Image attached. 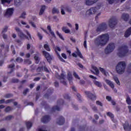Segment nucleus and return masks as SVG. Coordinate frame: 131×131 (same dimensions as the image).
Returning a JSON list of instances; mask_svg holds the SVG:
<instances>
[{"mask_svg":"<svg viewBox=\"0 0 131 131\" xmlns=\"http://www.w3.org/2000/svg\"><path fill=\"white\" fill-rule=\"evenodd\" d=\"M109 40V35L107 34H103L98 36L95 40L96 46H105Z\"/></svg>","mask_w":131,"mask_h":131,"instance_id":"obj_1","label":"nucleus"},{"mask_svg":"<svg viewBox=\"0 0 131 131\" xmlns=\"http://www.w3.org/2000/svg\"><path fill=\"white\" fill-rule=\"evenodd\" d=\"M124 69H125V62L124 61L119 62L116 66L117 72L119 74H122L124 72Z\"/></svg>","mask_w":131,"mask_h":131,"instance_id":"obj_2","label":"nucleus"},{"mask_svg":"<svg viewBox=\"0 0 131 131\" xmlns=\"http://www.w3.org/2000/svg\"><path fill=\"white\" fill-rule=\"evenodd\" d=\"M127 53H128L127 47H126L125 45H124L119 49L118 56L119 57L122 58V57H125V56H126V55H127Z\"/></svg>","mask_w":131,"mask_h":131,"instance_id":"obj_3","label":"nucleus"},{"mask_svg":"<svg viewBox=\"0 0 131 131\" xmlns=\"http://www.w3.org/2000/svg\"><path fill=\"white\" fill-rule=\"evenodd\" d=\"M115 49V44L114 43H110L109 45H107L106 48L105 49V53L106 54V55H108V54H110L111 53H112L114 49Z\"/></svg>","mask_w":131,"mask_h":131,"instance_id":"obj_4","label":"nucleus"},{"mask_svg":"<svg viewBox=\"0 0 131 131\" xmlns=\"http://www.w3.org/2000/svg\"><path fill=\"white\" fill-rule=\"evenodd\" d=\"M97 12V9L94 8H91L89 10H88L86 12H81V15L82 16H86L88 17V16H91V15H94L95 13Z\"/></svg>","mask_w":131,"mask_h":131,"instance_id":"obj_5","label":"nucleus"},{"mask_svg":"<svg viewBox=\"0 0 131 131\" xmlns=\"http://www.w3.org/2000/svg\"><path fill=\"white\" fill-rule=\"evenodd\" d=\"M54 51L57 55V57L59 59V60L61 61V62H65V60H64V59H63V58H62L61 57V56L60 55V52H61V48L58 46H56L54 48Z\"/></svg>","mask_w":131,"mask_h":131,"instance_id":"obj_6","label":"nucleus"},{"mask_svg":"<svg viewBox=\"0 0 131 131\" xmlns=\"http://www.w3.org/2000/svg\"><path fill=\"white\" fill-rule=\"evenodd\" d=\"M15 30H16V32H17L18 35L19 36V37H20V38L23 39V38H25V37H26L27 39H29V38H28V37H27L25 34H24V33H23V32H22V31H21L20 28H19L18 27H16Z\"/></svg>","mask_w":131,"mask_h":131,"instance_id":"obj_7","label":"nucleus"},{"mask_svg":"<svg viewBox=\"0 0 131 131\" xmlns=\"http://www.w3.org/2000/svg\"><path fill=\"white\" fill-rule=\"evenodd\" d=\"M43 55L45 56V58H46L47 61L48 62H51L52 60H53V56L50 55L49 53H48L46 51H42Z\"/></svg>","mask_w":131,"mask_h":131,"instance_id":"obj_8","label":"nucleus"},{"mask_svg":"<svg viewBox=\"0 0 131 131\" xmlns=\"http://www.w3.org/2000/svg\"><path fill=\"white\" fill-rule=\"evenodd\" d=\"M107 29V25L106 24H102L99 25L97 29V32H101V31H104Z\"/></svg>","mask_w":131,"mask_h":131,"instance_id":"obj_9","label":"nucleus"},{"mask_svg":"<svg viewBox=\"0 0 131 131\" xmlns=\"http://www.w3.org/2000/svg\"><path fill=\"white\" fill-rule=\"evenodd\" d=\"M85 94L86 95V96L88 97V98H89L90 100H92V101L96 100V95L93 94L89 91L85 92Z\"/></svg>","mask_w":131,"mask_h":131,"instance_id":"obj_10","label":"nucleus"},{"mask_svg":"<svg viewBox=\"0 0 131 131\" xmlns=\"http://www.w3.org/2000/svg\"><path fill=\"white\" fill-rule=\"evenodd\" d=\"M72 56L73 57H75V58H76L77 56L82 59L83 58V56H82V54H81V52L79 51L78 48H76V51L72 54Z\"/></svg>","mask_w":131,"mask_h":131,"instance_id":"obj_11","label":"nucleus"},{"mask_svg":"<svg viewBox=\"0 0 131 131\" xmlns=\"http://www.w3.org/2000/svg\"><path fill=\"white\" fill-rule=\"evenodd\" d=\"M14 10L13 8H9L7 10L5 14V17H6V18H9V17H11L13 15V12Z\"/></svg>","mask_w":131,"mask_h":131,"instance_id":"obj_12","label":"nucleus"},{"mask_svg":"<svg viewBox=\"0 0 131 131\" xmlns=\"http://www.w3.org/2000/svg\"><path fill=\"white\" fill-rule=\"evenodd\" d=\"M99 0H85V5L86 6H93L94 4H96Z\"/></svg>","mask_w":131,"mask_h":131,"instance_id":"obj_13","label":"nucleus"},{"mask_svg":"<svg viewBox=\"0 0 131 131\" xmlns=\"http://www.w3.org/2000/svg\"><path fill=\"white\" fill-rule=\"evenodd\" d=\"M117 22L115 19H110L108 21L109 26L111 28H114L115 25H116Z\"/></svg>","mask_w":131,"mask_h":131,"instance_id":"obj_14","label":"nucleus"},{"mask_svg":"<svg viewBox=\"0 0 131 131\" xmlns=\"http://www.w3.org/2000/svg\"><path fill=\"white\" fill-rule=\"evenodd\" d=\"M104 81H105L106 83L111 88V89H113L114 88H115V85H114V83H113V82L108 79H105Z\"/></svg>","mask_w":131,"mask_h":131,"instance_id":"obj_15","label":"nucleus"},{"mask_svg":"<svg viewBox=\"0 0 131 131\" xmlns=\"http://www.w3.org/2000/svg\"><path fill=\"white\" fill-rule=\"evenodd\" d=\"M124 129L125 130H130L131 129V125H129L128 122H126L124 125Z\"/></svg>","mask_w":131,"mask_h":131,"instance_id":"obj_16","label":"nucleus"},{"mask_svg":"<svg viewBox=\"0 0 131 131\" xmlns=\"http://www.w3.org/2000/svg\"><path fill=\"white\" fill-rule=\"evenodd\" d=\"M50 120H51V118L49 116H45L41 119V121L43 123H47V122H48Z\"/></svg>","mask_w":131,"mask_h":131,"instance_id":"obj_17","label":"nucleus"},{"mask_svg":"<svg viewBox=\"0 0 131 131\" xmlns=\"http://www.w3.org/2000/svg\"><path fill=\"white\" fill-rule=\"evenodd\" d=\"M57 77H58V79L60 80V81L62 82V83H63V84H66V81H64V79H65V75L64 74H61V76H59Z\"/></svg>","mask_w":131,"mask_h":131,"instance_id":"obj_18","label":"nucleus"},{"mask_svg":"<svg viewBox=\"0 0 131 131\" xmlns=\"http://www.w3.org/2000/svg\"><path fill=\"white\" fill-rule=\"evenodd\" d=\"M46 6L42 5L41 6L40 11L39 12V16H41L42 15H43V13H45V11H46Z\"/></svg>","mask_w":131,"mask_h":131,"instance_id":"obj_19","label":"nucleus"},{"mask_svg":"<svg viewBox=\"0 0 131 131\" xmlns=\"http://www.w3.org/2000/svg\"><path fill=\"white\" fill-rule=\"evenodd\" d=\"M129 18V15L127 13H124L122 15V19H123L124 21H127Z\"/></svg>","mask_w":131,"mask_h":131,"instance_id":"obj_20","label":"nucleus"},{"mask_svg":"<svg viewBox=\"0 0 131 131\" xmlns=\"http://www.w3.org/2000/svg\"><path fill=\"white\" fill-rule=\"evenodd\" d=\"M65 122V120H64V118L61 117L60 119H58L57 120V123L59 125H62V124H64V123Z\"/></svg>","mask_w":131,"mask_h":131,"instance_id":"obj_21","label":"nucleus"},{"mask_svg":"<svg viewBox=\"0 0 131 131\" xmlns=\"http://www.w3.org/2000/svg\"><path fill=\"white\" fill-rule=\"evenodd\" d=\"M99 70L100 72L102 73V74H104L105 75V76H109V74L108 73V72H107L106 70H105V69H104L103 68H100Z\"/></svg>","mask_w":131,"mask_h":131,"instance_id":"obj_22","label":"nucleus"},{"mask_svg":"<svg viewBox=\"0 0 131 131\" xmlns=\"http://www.w3.org/2000/svg\"><path fill=\"white\" fill-rule=\"evenodd\" d=\"M47 29L48 30H49L50 33L51 34L53 37H56V35L55 34V33L54 32V31H52V29L50 26H48L47 27Z\"/></svg>","mask_w":131,"mask_h":131,"instance_id":"obj_23","label":"nucleus"},{"mask_svg":"<svg viewBox=\"0 0 131 131\" xmlns=\"http://www.w3.org/2000/svg\"><path fill=\"white\" fill-rule=\"evenodd\" d=\"M131 34V28H128L125 33V37H128Z\"/></svg>","mask_w":131,"mask_h":131,"instance_id":"obj_24","label":"nucleus"},{"mask_svg":"<svg viewBox=\"0 0 131 131\" xmlns=\"http://www.w3.org/2000/svg\"><path fill=\"white\" fill-rule=\"evenodd\" d=\"M93 82L94 84L96 85V86H98V88H102V83H101V82H99L96 80H94L93 81Z\"/></svg>","mask_w":131,"mask_h":131,"instance_id":"obj_25","label":"nucleus"},{"mask_svg":"<svg viewBox=\"0 0 131 131\" xmlns=\"http://www.w3.org/2000/svg\"><path fill=\"white\" fill-rule=\"evenodd\" d=\"M62 30L64 33H70L71 32L70 29H67L66 27H62Z\"/></svg>","mask_w":131,"mask_h":131,"instance_id":"obj_26","label":"nucleus"},{"mask_svg":"<svg viewBox=\"0 0 131 131\" xmlns=\"http://www.w3.org/2000/svg\"><path fill=\"white\" fill-rule=\"evenodd\" d=\"M43 47L46 51H48V52H50L51 51V49H50V46H49V44L48 43L45 44Z\"/></svg>","mask_w":131,"mask_h":131,"instance_id":"obj_27","label":"nucleus"},{"mask_svg":"<svg viewBox=\"0 0 131 131\" xmlns=\"http://www.w3.org/2000/svg\"><path fill=\"white\" fill-rule=\"evenodd\" d=\"M65 11H66V7L62 6L61 8V13L62 15H65Z\"/></svg>","mask_w":131,"mask_h":131,"instance_id":"obj_28","label":"nucleus"},{"mask_svg":"<svg viewBox=\"0 0 131 131\" xmlns=\"http://www.w3.org/2000/svg\"><path fill=\"white\" fill-rule=\"evenodd\" d=\"M114 79L117 84H118V85H120V82L119 81V80L118 79V78H117V77L114 76Z\"/></svg>","mask_w":131,"mask_h":131,"instance_id":"obj_29","label":"nucleus"},{"mask_svg":"<svg viewBox=\"0 0 131 131\" xmlns=\"http://www.w3.org/2000/svg\"><path fill=\"white\" fill-rule=\"evenodd\" d=\"M126 102L128 105H130L131 104V99L129 96H127L126 98Z\"/></svg>","mask_w":131,"mask_h":131,"instance_id":"obj_30","label":"nucleus"},{"mask_svg":"<svg viewBox=\"0 0 131 131\" xmlns=\"http://www.w3.org/2000/svg\"><path fill=\"white\" fill-rule=\"evenodd\" d=\"M92 69L95 71L96 75L99 74V69L95 66L92 67Z\"/></svg>","mask_w":131,"mask_h":131,"instance_id":"obj_31","label":"nucleus"},{"mask_svg":"<svg viewBox=\"0 0 131 131\" xmlns=\"http://www.w3.org/2000/svg\"><path fill=\"white\" fill-rule=\"evenodd\" d=\"M68 80H69L70 81V80H71L72 79V75L71 74V73H70V72H69L68 73Z\"/></svg>","mask_w":131,"mask_h":131,"instance_id":"obj_32","label":"nucleus"},{"mask_svg":"<svg viewBox=\"0 0 131 131\" xmlns=\"http://www.w3.org/2000/svg\"><path fill=\"white\" fill-rule=\"evenodd\" d=\"M26 126L27 128L29 129L31 126H32V123L30 122H28L26 123Z\"/></svg>","mask_w":131,"mask_h":131,"instance_id":"obj_33","label":"nucleus"},{"mask_svg":"<svg viewBox=\"0 0 131 131\" xmlns=\"http://www.w3.org/2000/svg\"><path fill=\"white\" fill-rule=\"evenodd\" d=\"M52 12L53 14H59V11L58 10V9L56 8H53Z\"/></svg>","mask_w":131,"mask_h":131,"instance_id":"obj_34","label":"nucleus"},{"mask_svg":"<svg viewBox=\"0 0 131 131\" xmlns=\"http://www.w3.org/2000/svg\"><path fill=\"white\" fill-rule=\"evenodd\" d=\"M56 34L59 36V38L61 39L62 40H64V38H63L62 35L59 33V31H56Z\"/></svg>","mask_w":131,"mask_h":131,"instance_id":"obj_35","label":"nucleus"},{"mask_svg":"<svg viewBox=\"0 0 131 131\" xmlns=\"http://www.w3.org/2000/svg\"><path fill=\"white\" fill-rule=\"evenodd\" d=\"M12 1L13 0H2V3L5 4V3H7V4H10Z\"/></svg>","mask_w":131,"mask_h":131,"instance_id":"obj_36","label":"nucleus"},{"mask_svg":"<svg viewBox=\"0 0 131 131\" xmlns=\"http://www.w3.org/2000/svg\"><path fill=\"white\" fill-rule=\"evenodd\" d=\"M5 112H10V111H12V108L10 106L7 107L5 110Z\"/></svg>","mask_w":131,"mask_h":131,"instance_id":"obj_37","label":"nucleus"},{"mask_svg":"<svg viewBox=\"0 0 131 131\" xmlns=\"http://www.w3.org/2000/svg\"><path fill=\"white\" fill-rule=\"evenodd\" d=\"M73 76L75 77V78H77V79H80V77L78 76L77 74L75 72H73Z\"/></svg>","mask_w":131,"mask_h":131,"instance_id":"obj_38","label":"nucleus"},{"mask_svg":"<svg viewBox=\"0 0 131 131\" xmlns=\"http://www.w3.org/2000/svg\"><path fill=\"white\" fill-rule=\"evenodd\" d=\"M91 107L93 110H94V111H95V112L98 111V108L97 107V106H96V105H91Z\"/></svg>","mask_w":131,"mask_h":131,"instance_id":"obj_39","label":"nucleus"},{"mask_svg":"<svg viewBox=\"0 0 131 131\" xmlns=\"http://www.w3.org/2000/svg\"><path fill=\"white\" fill-rule=\"evenodd\" d=\"M96 105H98V106H100L101 107H103V103L101 102L100 101H96Z\"/></svg>","mask_w":131,"mask_h":131,"instance_id":"obj_40","label":"nucleus"},{"mask_svg":"<svg viewBox=\"0 0 131 131\" xmlns=\"http://www.w3.org/2000/svg\"><path fill=\"white\" fill-rule=\"evenodd\" d=\"M107 116H109L110 117H111L112 119V118H113V117H114V115H113V114L110 112L107 113Z\"/></svg>","mask_w":131,"mask_h":131,"instance_id":"obj_41","label":"nucleus"},{"mask_svg":"<svg viewBox=\"0 0 131 131\" xmlns=\"http://www.w3.org/2000/svg\"><path fill=\"white\" fill-rule=\"evenodd\" d=\"M34 59L36 61V63L37 64H38V62H39V58H38V56H35L34 57Z\"/></svg>","mask_w":131,"mask_h":131,"instance_id":"obj_42","label":"nucleus"},{"mask_svg":"<svg viewBox=\"0 0 131 131\" xmlns=\"http://www.w3.org/2000/svg\"><path fill=\"white\" fill-rule=\"evenodd\" d=\"M23 61V59H22L21 57H18L16 59V61L18 62L19 63H20V62H22Z\"/></svg>","mask_w":131,"mask_h":131,"instance_id":"obj_43","label":"nucleus"},{"mask_svg":"<svg viewBox=\"0 0 131 131\" xmlns=\"http://www.w3.org/2000/svg\"><path fill=\"white\" fill-rule=\"evenodd\" d=\"M25 16H26V12H23L20 15V18L23 19H25Z\"/></svg>","mask_w":131,"mask_h":131,"instance_id":"obj_44","label":"nucleus"},{"mask_svg":"<svg viewBox=\"0 0 131 131\" xmlns=\"http://www.w3.org/2000/svg\"><path fill=\"white\" fill-rule=\"evenodd\" d=\"M25 32H26V34H27V35H28L29 38H30V39H31L32 38H31V35L30 34V33H29V32H28V31H27V30H26V31H25Z\"/></svg>","mask_w":131,"mask_h":131,"instance_id":"obj_45","label":"nucleus"},{"mask_svg":"<svg viewBox=\"0 0 131 131\" xmlns=\"http://www.w3.org/2000/svg\"><path fill=\"white\" fill-rule=\"evenodd\" d=\"M7 31H8V27H5L2 31V33H5V32H7Z\"/></svg>","mask_w":131,"mask_h":131,"instance_id":"obj_46","label":"nucleus"},{"mask_svg":"<svg viewBox=\"0 0 131 131\" xmlns=\"http://www.w3.org/2000/svg\"><path fill=\"white\" fill-rule=\"evenodd\" d=\"M53 110L54 111H55L56 110H57V111H60V107H58V106H55V107H53Z\"/></svg>","mask_w":131,"mask_h":131,"instance_id":"obj_47","label":"nucleus"},{"mask_svg":"<svg viewBox=\"0 0 131 131\" xmlns=\"http://www.w3.org/2000/svg\"><path fill=\"white\" fill-rule=\"evenodd\" d=\"M29 23H30V24H31V25L32 26V27H33V28H36V26L35 25V24H34V23L30 22Z\"/></svg>","mask_w":131,"mask_h":131,"instance_id":"obj_48","label":"nucleus"},{"mask_svg":"<svg viewBox=\"0 0 131 131\" xmlns=\"http://www.w3.org/2000/svg\"><path fill=\"white\" fill-rule=\"evenodd\" d=\"M15 5H18L20 4V0H14Z\"/></svg>","mask_w":131,"mask_h":131,"instance_id":"obj_49","label":"nucleus"},{"mask_svg":"<svg viewBox=\"0 0 131 131\" xmlns=\"http://www.w3.org/2000/svg\"><path fill=\"white\" fill-rule=\"evenodd\" d=\"M14 67H15V65L14 64H11L8 66V68H10V69H13Z\"/></svg>","mask_w":131,"mask_h":131,"instance_id":"obj_50","label":"nucleus"},{"mask_svg":"<svg viewBox=\"0 0 131 131\" xmlns=\"http://www.w3.org/2000/svg\"><path fill=\"white\" fill-rule=\"evenodd\" d=\"M37 35L39 38V39H42V35L39 33H37Z\"/></svg>","mask_w":131,"mask_h":131,"instance_id":"obj_51","label":"nucleus"},{"mask_svg":"<svg viewBox=\"0 0 131 131\" xmlns=\"http://www.w3.org/2000/svg\"><path fill=\"white\" fill-rule=\"evenodd\" d=\"M106 99L107 101H108V102H110V101L112 100L111 97L108 96L106 97Z\"/></svg>","mask_w":131,"mask_h":131,"instance_id":"obj_52","label":"nucleus"},{"mask_svg":"<svg viewBox=\"0 0 131 131\" xmlns=\"http://www.w3.org/2000/svg\"><path fill=\"white\" fill-rule=\"evenodd\" d=\"M75 26L76 30H77V31L78 30V29L79 28V26L78 25V24H75Z\"/></svg>","mask_w":131,"mask_h":131,"instance_id":"obj_53","label":"nucleus"},{"mask_svg":"<svg viewBox=\"0 0 131 131\" xmlns=\"http://www.w3.org/2000/svg\"><path fill=\"white\" fill-rule=\"evenodd\" d=\"M61 56L62 58H63V59H67V56H66V54H65L64 53H62L61 54Z\"/></svg>","mask_w":131,"mask_h":131,"instance_id":"obj_54","label":"nucleus"},{"mask_svg":"<svg viewBox=\"0 0 131 131\" xmlns=\"http://www.w3.org/2000/svg\"><path fill=\"white\" fill-rule=\"evenodd\" d=\"M11 102H13V100H12V99L7 100L5 102V103H6V104H9V103H11Z\"/></svg>","mask_w":131,"mask_h":131,"instance_id":"obj_55","label":"nucleus"},{"mask_svg":"<svg viewBox=\"0 0 131 131\" xmlns=\"http://www.w3.org/2000/svg\"><path fill=\"white\" fill-rule=\"evenodd\" d=\"M13 95L12 94H7L6 95V98H11Z\"/></svg>","mask_w":131,"mask_h":131,"instance_id":"obj_56","label":"nucleus"},{"mask_svg":"<svg viewBox=\"0 0 131 131\" xmlns=\"http://www.w3.org/2000/svg\"><path fill=\"white\" fill-rule=\"evenodd\" d=\"M67 24L68 26L70 27V28H72V25H71V24H70V23H67Z\"/></svg>","mask_w":131,"mask_h":131,"instance_id":"obj_57","label":"nucleus"},{"mask_svg":"<svg viewBox=\"0 0 131 131\" xmlns=\"http://www.w3.org/2000/svg\"><path fill=\"white\" fill-rule=\"evenodd\" d=\"M12 118V116H9L6 117V120H10Z\"/></svg>","mask_w":131,"mask_h":131,"instance_id":"obj_58","label":"nucleus"},{"mask_svg":"<svg viewBox=\"0 0 131 131\" xmlns=\"http://www.w3.org/2000/svg\"><path fill=\"white\" fill-rule=\"evenodd\" d=\"M90 78H92L93 79H97V77H96L93 75H90Z\"/></svg>","mask_w":131,"mask_h":131,"instance_id":"obj_59","label":"nucleus"},{"mask_svg":"<svg viewBox=\"0 0 131 131\" xmlns=\"http://www.w3.org/2000/svg\"><path fill=\"white\" fill-rule=\"evenodd\" d=\"M77 65L79 66V67H80V68H83V66H82V64L81 63H77Z\"/></svg>","mask_w":131,"mask_h":131,"instance_id":"obj_60","label":"nucleus"},{"mask_svg":"<svg viewBox=\"0 0 131 131\" xmlns=\"http://www.w3.org/2000/svg\"><path fill=\"white\" fill-rule=\"evenodd\" d=\"M25 62H26V63H27V64H31V61L30 60H26Z\"/></svg>","mask_w":131,"mask_h":131,"instance_id":"obj_61","label":"nucleus"},{"mask_svg":"<svg viewBox=\"0 0 131 131\" xmlns=\"http://www.w3.org/2000/svg\"><path fill=\"white\" fill-rule=\"evenodd\" d=\"M83 46H84V48H85V49H86V40H85L84 41Z\"/></svg>","mask_w":131,"mask_h":131,"instance_id":"obj_62","label":"nucleus"},{"mask_svg":"<svg viewBox=\"0 0 131 131\" xmlns=\"http://www.w3.org/2000/svg\"><path fill=\"white\" fill-rule=\"evenodd\" d=\"M28 92V89H26L24 91V95H26L27 92Z\"/></svg>","mask_w":131,"mask_h":131,"instance_id":"obj_63","label":"nucleus"},{"mask_svg":"<svg viewBox=\"0 0 131 131\" xmlns=\"http://www.w3.org/2000/svg\"><path fill=\"white\" fill-rule=\"evenodd\" d=\"M128 108L129 110V112L130 113H131V106H130V105L128 106Z\"/></svg>","mask_w":131,"mask_h":131,"instance_id":"obj_64","label":"nucleus"}]
</instances>
